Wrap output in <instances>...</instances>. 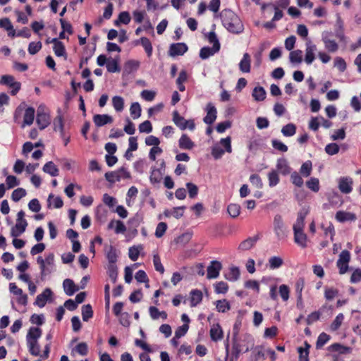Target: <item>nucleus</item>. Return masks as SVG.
Instances as JSON below:
<instances>
[{
  "label": "nucleus",
  "instance_id": "obj_53",
  "mask_svg": "<svg viewBox=\"0 0 361 361\" xmlns=\"http://www.w3.org/2000/svg\"><path fill=\"white\" fill-rule=\"evenodd\" d=\"M130 22V16L128 12H121L118 18L115 20V25L118 26L120 23L128 25Z\"/></svg>",
  "mask_w": 361,
  "mask_h": 361
},
{
  "label": "nucleus",
  "instance_id": "obj_63",
  "mask_svg": "<svg viewBox=\"0 0 361 361\" xmlns=\"http://www.w3.org/2000/svg\"><path fill=\"white\" fill-rule=\"evenodd\" d=\"M307 187L313 192H318L319 190V181L317 178H311L306 183Z\"/></svg>",
  "mask_w": 361,
  "mask_h": 361
},
{
  "label": "nucleus",
  "instance_id": "obj_15",
  "mask_svg": "<svg viewBox=\"0 0 361 361\" xmlns=\"http://www.w3.org/2000/svg\"><path fill=\"white\" fill-rule=\"evenodd\" d=\"M92 119L94 125L98 128L113 122V118L109 114H95Z\"/></svg>",
  "mask_w": 361,
  "mask_h": 361
},
{
  "label": "nucleus",
  "instance_id": "obj_3",
  "mask_svg": "<svg viewBox=\"0 0 361 361\" xmlns=\"http://www.w3.org/2000/svg\"><path fill=\"white\" fill-rule=\"evenodd\" d=\"M220 144L224 147L225 150L219 145L214 146L212 149V155L215 159H220L224 154L225 151L228 153L232 152L231 140L230 137L221 139Z\"/></svg>",
  "mask_w": 361,
  "mask_h": 361
},
{
  "label": "nucleus",
  "instance_id": "obj_34",
  "mask_svg": "<svg viewBox=\"0 0 361 361\" xmlns=\"http://www.w3.org/2000/svg\"><path fill=\"white\" fill-rule=\"evenodd\" d=\"M219 49H220L218 48L215 49V47H212V48L209 47H204L200 49V57L202 59H207L209 57L217 53L219 51Z\"/></svg>",
  "mask_w": 361,
  "mask_h": 361
},
{
  "label": "nucleus",
  "instance_id": "obj_44",
  "mask_svg": "<svg viewBox=\"0 0 361 361\" xmlns=\"http://www.w3.org/2000/svg\"><path fill=\"white\" fill-rule=\"evenodd\" d=\"M276 168L283 175H287L290 173V167L287 161L284 159H278Z\"/></svg>",
  "mask_w": 361,
  "mask_h": 361
},
{
  "label": "nucleus",
  "instance_id": "obj_36",
  "mask_svg": "<svg viewBox=\"0 0 361 361\" xmlns=\"http://www.w3.org/2000/svg\"><path fill=\"white\" fill-rule=\"evenodd\" d=\"M106 256L109 262V264H116L118 255L116 248L112 245L109 246L108 250H106Z\"/></svg>",
  "mask_w": 361,
  "mask_h": 361
},
{
  "label": "nucleus",
  "instance_id": "obj_10",
  "mask_svg": "<svg viewBox=\"0 0 361 361\" xmlns=\"http://www.w3.org/2000/svg\"><path fill=\"white\" fill-rule=\"evenodd\" d=\"M338 188L344 194H349L353 190V181L350 177H341L338 179Z\"/></svg>",
  "mask_w": 361,
  "mask_h": 361
},
{
  "label": "nucleus",
  "instance_id": "obj_51",
  "mask_svg": "<svg viewBox=\"0 0 361 361\" xmlns=\"http://www.w3.org/2000/svg\"><path fill=\"white\" fill-rule=\"evenodd\" d=\"M343 319H344L343 314L339 313L336 317V318L334 319V320L333 321L331 324L330 325V330L331 331H337L341 327V326L343 322Z\"/></svg>",
  "mask_w": 361,
  "mask_h": 361
},
{
  "label": "nucleus",
  "instance_id": "obj_31",
  "mask_svg": "<svg viewBox=\"0 0 361 361\" xmlns=\"http://www.w3.org/2000/svg\"><path fill=\"white\" fill-rule=\"evenodd\" d=\"M190 306L195 307L202 300V293L201 290L195 289L190 292Z\"/></svg>",
  "mask_w": 361,
  "mask_h": 361
},
{
  "label": "nucleus",
  "instance_id": "obj_20",
  "mask_svg": "<svg viewBox=\"0 0 361 361\" xmlns=\"http://www.w3.org/2000/svg\"><path fill=\"white\" fill-rule=\"evenodd\" d=\"M336 219L341 223L345 221H355L357 219L356 215L351 212L338 211L336 214Z\"/></svg>",
  "mask_w": 361,
  "mask_h": 361
},
{
  "label": "nucleus",
  "instance_id": "obj_42",
  "mask_svg": "<svg viewBox=\"0 0 361 361\" xmlns=\"http://www.w3.org/2000/svg\"><path fill=\"white\" fill-rule=\"evenodd\" d=\"M47 202L49 207L52 204L56 209H60L63 205L62 199L59 196L55 197L53 194L49 195Z\"/></svg>",
  "mask_w": 361,
  "mask_h": 361
},
{
  "label": "nucleus",
  "instance_id": "obj_23",
  "mask_svg": "<svg viewBox=\"0 0 361 361\" xmlns=\"http://www.w3.org/2000/svg\"><path fill=\"white\" fill-rule=\"evenodd\" d=\"M185 209V206L173 207L172 209H166L164 212L166 217L173 216L178 219L183 216V212Z\"/></svg>",
  "mask_w": 361,
  "mask_h": 361
},
{
  "label": "nucleus",
  "instance_id": "obj_24",
  "mask_svg": "<svg viewBox=\"0 0 361 361\" xmlns=\"http://www.w3.org/2000/svg\"><path fill=\"white\" fill-rule=\"evenodd\" d=\"M257 240V237H250L245 239L240 243L238 250L240 251H247L250 250L255 245Z\"/></svg>",
  "mask_w": 361,
  "mask_h": 361
},
{
  "label": "nucleus",
  "instance_id": "obj_19",
  "mask_svg": "<svg viewBox=\"0 0 361 361\" xmlns=\"http://www.w3.org/2000/svg\"><path fill=\"white\" fill-rule=\"evenodd\" d=\"M178 146L181 149L190 150L195 147V144L187 134H183L178 140Z\"/></svg>",
  "mask_w": 361,
  "mask_h": 361
},
{
  "label": "nucleus",
  "instance_id": "obj_48",
  "mask_svg": "<svg viewBox=\"0 0 361 361\" xmlns=\"http://www.w3.org/2000/svg\"><path fill=\"white\" fill-rule=\"evenodd\" d=\"M112 104L117 112H121L124 109V100L121 96H114L112 98Z\"/></svg>",
  "mask_w": 361,
  "mask_h": 361
},
{
  "label": "nucleus",
  "instance_id": "obj_27",
  "mask_svg": "<svg viewBox=\"0 0 361 361\" xmlns=\"http://www.w3.org/2000/svg\"><path fill=\"white\" fill-rule=\"evenodd\" d=\"M209 333L211 339L214 341H218L223 337V331L219 324H214Z\"/></svg>",
  "mask_w": 361,
  "mask_h": 361
},
{
  "label": "nucleus",
  "instance_id": "obj_39",
  "mask_svg": "<svg viewBox=\"0 0 361 361\" xmlns=\"http://www.w3.org/2000/svg\"><path fill=\"white\" fill-rule=\"evenodd\" d=\"M141 45L143 47L148 57H151L152 55L153 47L150 40L145 37H142L140 39Z\"/></svg>",
  "mask_w": 361,
  "mask_h": 361
},
{
  "label": "nucleus",
  "instance_id": "obj_54",
  "mask_svg": "<svg viewBox=\"0 0 361 361\" xmlns=\"http://www.w3.org/2000/svg\"><path fill=\"white\" fill-rule=\"evenodd\" d=\"M252 359L254 361H258L259 359L265 360V353L262 346H257L252 353Z\"/></svg>",
  "mask_w": 361,
  "mask_h": 361
},
{
  "label": "nucleus",
  "instance_id": "obj_2",
  "mask_svg": "<svg viewBox=\"0 0 361 361\" xmlns=\"http://www.w3.org/2000/svg\"><path fill=\"white\" fill-rule=\"evenodd\" d=\"M37 262L39 265L41 279L44 280L47 275L54 271V255L53 253H49L45 259L39 256L37 258Z\"/></svg>",
  "mask_w": 361,
  "mask_h": 361
},
{
  "label": "nucleus",
  "instance_id": "obj_11",
  "mask_svg": "<svg viewBox=\"0 0 361 361\" xmlns=\"http://www.w3.org/2000/svg\"><path fill=\"white\" fill-rule=\"evenodd\" d=\"M222 268L221 263L219 261H212L209 267H207V279H216L219 272Z\"/></svg>",
  "mask_w": 361,
  "mask_h": 361
},
{
  "label": "nucleus",
  "instance_id": "obj_52",
  "mask_svg": "<svg viewBox=\"0 0 361 361\" xmlns=\"http://www.w3.org/2000/svg\"><path fill=\"white\" fill-rule=\"evenodd\" d=\"M54 130H59L61 136L63 137L64 135V126L63 117L61 115H58L54 121Z\"/></svg>",
  "mask_w": 361,
  "mask_h": 361
},
{
  "label": "nucleus",
  "instance_id": "obj_6",
  "mask_svg": "<svg viewBox=\"0 0 361 361\" xmlns=\"http://www.w3.org/2000/svg\"><path fill=\"white\" fill-rule=\"evenodd\" d=\"M333 33L329 31H324L322 33V40L324 42L325 49L331 53H335L338 49V43L332 39Z\"/></svg>",
  "mask_w": 361,
  "mask_h": 361
},
{
  "label": "nucleus",
  "instance_id": "obj_21",
  "mask_svg": "<svg viewBox=\"0 0 361 361\" xmlns=\"http://www.w3.org/2000/svg\"><path fill=\"white\" fill-rule=\"evenodd\" d=\"M239 69L242 73H248L251 69V57L248 53H245L239 63Z\"/></svg>",
  "mask_w": 361,
  "mask_h": 361
},
{
  "label": "nucleus",
  "instance_id": "obj_61",
  "mask_svg": "<svg viewBox=\"0 0 361 361\" xmlns=\"http://www.w3.org/2000/svg\"><path fill=\"white\" fill-rule=\"evenodd\" d=\"M330 340V336L326 333H322L317 338L316 343V348L317 349L322 348Z\"/></svg>",
  "mask_w": 361,
  "mask_h": 361
},
{
  "label": "nucleus",
  "instance_id": "obj_59",
  "mask_svg": "<svg viewBox=\"0 0 361 361\" xmlns=\"http://www.w3.org/2000/svg\"><path fill=\"white\" fill-rule=\"evenodd\" d=\"M227 212L232 218H235L240 214V207L238 204H230L227 207Z\"/></svg>",
  "mask_w": 361,
  "mask_h": 361
},
{
  "label": "nucleus",
  "instance_id": "obj_8",
  "mask_svg": "<svg viewBox=\"0 0 361 361\" xmlns=\"http://www.w3.org/2000/svg\"><path fill=\"white\" fill-rule=\"evenodd\" d=\"M274 231L278 239H282L285 237V226L283 218L280 214H276L274 218Z\"/></svg>",
  "mask_w": 361,
  "mask_h": 361
},
{
  "label": "nucleus",
  "instance_id": "obj_14",
  "mask_svg": "<svg viewBox=\"0 0 361 361\" xmlns=\"http://www.w3.org/2000/svg\"><path fill=\"white\" fill-rule=\"evenodd\" d=\"M52 295V291L50 288H45L44 290L41 293L39 294L36 300L34 302V304L39 307H43L45 306L47 300L51 297Z\"/></svg>",
  "mask_w": 361,
  "mask_h": 361
},
{
  "label": "nucleus",
  "instance_id": "obj_16",
  "mask_svg": "<svg viewBox=\"0 0 361 361\" xmlns=\"http://www.w3.org/2000/svg\"><path fill=\"white\" fill-rule=\"evenodd\" d=\"M27 226V221H16V225L11 228V235L13 238L20 236L25 231Z\"/></svg>",
  "mask_w": 361,
  "mask_h": 361
},
{
  "label": "nucleus",
  "instance_id": "obj_29",
  "mask_svg": "<svg viewBox=\"0 0 361 361\" xmlns=\"http://www.w3.org/2000/svg\"><path fill=\"white\" fill-rule=\"evenodd\" d=\"M63 286L64 291L67 295H72L78 289L75 287V285L73 280L66 279L63 282Z\"/></svg>",
  "mask_w": 361,
  "mask_h": 361
},
{
  "label": "nucleus",
  "instance_id": "obj_56",
  "mask_svg": "<svg viewBox=\"0 0 361 361\" xmlns=\"http://www.w3.org/2000/svg\"><path fill=\"white\" fill-rule=\"evenodd\" d=\"M93 316V311L90 305H85L82 307V317L85 322H87Z\"/></svg>",
  "mask_w": 361,
  "mask_h": 361
},
{
  "label": "nucleus",
  "instance_id": "obj_26",
  "mask_svg": "<svg viewBox=\"0 0 361 361\" xmlns=\"http://www.w3.org/2000/svg\"><path fill=\"white\" fill-rule=\"evenodd\" d=\"M35 109L33 107H28L25 109L24 117H23V127L25 125L30 126L32 124L35 119Z\"/></svg>",
  "mask_w": 361,
  "mask_h": 361
},
{
  "label": "nucleus",
  "instance_id": "obj_32",
  "mask_svg": "<svg viewBox=\"0 0 361 361\" xmlns=\"http://www.w3.org/2000/svg\"><path fill=\"white\" fill-rule=\"evenodd\" d=\"M42 335V330L38 327H30L26 336V341H37Z\"/></svg>",
  "mask_w": 361,
  "mask_h": 361
},
{
  "label": "nucleus",
  "instance_id": "obj_7",
  "mask_svg": "<svg viewBox=\"0 0 361 361\" xmlns=\"http://www.w3.org/2000/svg\"><path fill=\"white\" fill-rule=\"evenodd\" d=\"M350 260V253L349 251L345 250H343L338 257V259L336 262V266L339 269L340 274H345L348 270V263Z\"/></svg>",
  "mask_w": 361,
  "mask_h": 361
},
{
  "label": "nucleus",
  "instance_id": "obj_12",
  "mask_svg": "<svg viewBox=\"0 0 361 361\" xmlns=\"http://www.w3.org/2000/svg\"><path fill=\"white\" fill-rule=\"evenodd\" d=\"M205 110L207 111V115L203 119L204 122L207 124L211 125L216 118V109L212 103L209 102L207 104Z\"/></svg>",
  "mask_w": 361,
  "mask_h": 361
},
{
  "label": "nucleus",
  "instance_id": "obj_47",
  "mask_svg": "<svg viewBox=\"0 0 361 361\" xmlns=\"http://www.w3.org/2000/svg\"><path fill=\"white\" fill-rule=\"evenodd\" d=\"M289 59L292 63H300L302 61V51L299 49L290 51Z\"/></svg>",
  "mask_w": 361,
  "mask_h": 361
},
{
  "label": "nucleus",
  "instance_id": "obj_33",
  "mask_svg": "<svg viewBox=\"0 0 361 361\" xmlns=\"http://www.w3.org/2000/svg\"><path fill=\"white\" fill-rule=\"evenodd\" d=\"M328 350L331 352H338L340 354H348L352 351L351 348L342 345L339 343H334L329 345Z\"/></svg>",
  "mask_w": 361,
  "mask_h": 361
},
{
  "label": "nucleus",
  "instance_id": "obj_35",
  "mask_svg": "<svg viewBox=\"0 0 361 361\" xmlns=\"http://www.w3.org/2000/svg\"><path fill=\"white\" fill-rule=\"evenodd\" d=\"M43 171L49 174L51 176H57L59 175V169L53 161H48L43 166Z\"/></svg>",
  "mask_w": 361,
  "mask_h": 361
},
{
  "label": "nucleus",
  "instance_id": "obj_62",
  "mask_svg": "<svg viewBox=\"0 0 361 361\" xmlns=\"http://www.w3.org/2000/svg\"><path fill=\"white\" fill-rule=\"evenodd\" d=\"M104 176L106 180L111 183H114L121 180L117 171L106 172Z\"/></svg>",
  "mask_w": 361,
  "mask_h": 361
},
{
  "label": "nucleus",
  "instance_id": "obj_57",
  "mask_svg": "<svg viewBox=\"0 0 361 361\" xmlns=\"http://www.w3.org/2000/svg\"><path fill=\"white\" fill-rule=\"evenodd\" d=\"M141 250H142V245L130 247L128 250V256L130 259L133 261H136L138 259Z\"/></svg>",
  "mask_w": 361,
  "mask_h": 361
},
{
  "label": "nucleus",
  "instance_id": "obj_30",
  "mask_svg": "<svg viewBox=\"0 0 361 361\" xmlns=\"http://www.w3.org/2000/svg\"><path fill=\"white\" fill-rule=\"evenodd\" d=\"M307 237L304 231L294 232V241L296 244L302 248L307 247Z\"/></svg>",
  "mask_w": 361,
  "mask_h": 361
},
{
  "label": "nucleus",
  "instance_id": "obj_9",
  "mask_svg": "<svg viewBox=\"0 0 361 361\" xmlns=\"http://www.w3.org/2000/svg\"><path fill=\"white\" fill-rule=\"evenodd\" d=\"M308 212L309 210L306 208H302L298 212L296 221L293 226V232L303 231L305 227V219Z\"/></svg>",
  "mask_w": 361,
  "mask_h": 361
},
{
  "label": "nucleus",
  "instance_id": "obj_43",
  "mask_svg": "<svg viewBox=\"0 0 361 361\" xmlns=\"http://www.w3.org/2000/svg\"><path fill=\"white\" fill-rule=\"evenodd\" d=\"M305 348L299 347L298 351L299 353V361H309V348L310 345L307 342H305Z\"/></svg>",
  "mask_w": 361,
  "mask_h": 361
},
{
  "label": "nucleus",
  "instance_id": "obj_49",
  "mask_svg": "<svg viewBox=\"0 0 361 361\" xmlns=\"http://www.w3.org/2000/svg\"><path fill=\"white\" fill-rule=\"evenodd\" d=\"M283 264V260L281 257L274 256L269 259V267L271 269H276L281 267Z\"/></svg>",
  "mask_w": 361,
  "mask_h": 361
},
{
  "label": "nucleus",
  "instance_id": "obj_58",
  "mask_svg": "<svg viewBox=\"0 0 361 361\" xmlns=\"http://www.w3.org/2000/svg\"><path fill=\"white\" fill-rule=\"evenodd\" d=\"M138 193V190L135 186H131L127 192V197H126V203L128 206L131 205V203L133 202L134 199L137 196Z\"/></svg>",
  "mask_w": 361,
  "mask_h": 361
},
{
  "label": "nucleus",
  "instance_id": "obj_22",
  "mask_svg": "<svg viewBox=\"0 0 361 361\" xmlns=\"http://www.w3.org/2000/svg\"><path fill=\"white\" fill-rule=\"evenodd\" d=\"M240 275V269L237 267H231L228 271L224 273L226 279L230 281H236L239 279Z\"/></svg>",
  "mask_w": 361,
  "mask_h": 361
},
{
  "label": "nucleus",
  "instance_id": "obj_25",
  "mask_svg": "<svg viewBox=\"0 0 361 361\" xmlns=\"http://www.w3.org/2000/svg\"><path fill=\"white\" fill-rule=\"evenodd\" d=\"M149 313L151 318L154 320L161 318L163 320L167 319V313L165 311H159V310L154 306H151L149 308Z\"/></svg>",
  "mask_w": 361,
  "mask_h": 361
},
{
  "label": "nucleus",
  "instance_id": "obj_17",
  "mask_svg": "<svg viewBox=\"0 0 361 361\" xmlns=\"http://www.w3.org/2000/svg\"><path fill=\"white\" fill-rule=\"evenodd\" d=\"M317 50L316 45L312 44L310 41H308L306 43V49H305V61L307 64H311L314 59V51Z\"/></svg>",
  "mask_w": 361,
  "mask_h": 361
},
{
  "label": "nucleus",
  "instance_id": "obj_41",
  "mask_svg": "<svg viewBox=\"0 0 361 361\" xmlns=\"http://www.w3.org/2000/svg\"><path fill=\"white\" fill-rule=\"evenodd\" d=\"M252 95L255 100L261 102L266 98V91L262 87H256L252 91Z\"/></svg>",
  "mask_w": 361,
  "mask_h": 361
},
{
  "label": "nucleus",
  "instance_id": "obj_45",
  "mask_svg": "<svg viewBox=\"0 0 361 361\" xmlns=\"http://www.w3.org/2000/svg\"><path fill=\"white\" fill-rule=\"evenodd\" d=\"M27 345L31 355L35 356L40 355V345L38 343V341L27 342Z\"/></svg>",
  "mask_w": 361,
  "mask_h": 361
},
{
  "label": "nucleus",
  "instance_id": "obj_40",
  "mask_svg": "<svg viewBox=\"0 0 361 361\" xmlns=\"http://www.w3.org/2000/svg\"><path fill=\"white\" fill-rule=\"evenodd\" d=\"M296 133V126L294 123H290L283 126L281 128V133L285 137L293 136Z\"/></svg>",
  "mask_w": 361,
  "mask_h": 361
},
{
  "label": "nucleus",
  "instance_id": "obj_60",
  "mask_svg": "<svg viewBox=\"0 0 361 361\" xmlns=\"http://www.w3.org/2000/svg\"><path fill=\"white\" fill-rule=\"evenodd\" d=\"M268 179L270 187H274L279 183V174L275 170H272L268 173Z\"/></svg>",
  "mask_w": 361,
  "mask_h": 361
},
{
  "label": "nucleus",
  "instance_id": "obj_18",
  "mask_svg": "<svg viewBox=\"0 0 361 361\" xmlns=\"http://www.w3.org/2000/svg\"><path fill=\"white\" fill-rule=\"evenodd\" d=\"M52 44H54L53 49L56 56H64L65 59L67 58L65 46L62 42L59 41L57 38L51 39Z\"/></svg>",
  "mask_w": 361,
  "mask_h": 361
},
{
  "label": "nucleus",
  "instance_id": "obj_50",
  "mask_svg": "<svg viewBox=\"0 0 361 361\" xmlns=\"http://www.w3.org/2000/svg\"><path fill=\"white\" fill-rule=\"evenodd\" d=\"M141 106L138 102H133L130 107V112L133 119H137L141 116Z\"/></svg>",
  "mask_w": 361,
  "mask_h": 361
},
{
  "label": "nucleus",
  "instance_id": "obj_1",
  "mask_svg": "<svg viewBox=\"0 0 361 361\" xmlns=\"http://www.w3.org/2000/svg\"><path fill=\"white\" fill-rule=\"evenodd\" d=\"M224 27L230 32L240 34L243 32L244 27L240 18L231 10L224 9L220 13Z\"/></svg>",
  "mask_w": 361,
  "mask_h": 361
},
{
  "label": "nucleus",
  "instance_id": "obj_55",
  "mask_svg": "<svg viewBox=\"0 0 361 361\" xmlns=\"http://www.w3.org/2000/svg\"><path fill=\"white\" fill-rule=\"evenodd\" d=\"M109 277L111 281L115 283L118 278V270L116 264H111L108 265L107 269Z\"/></svg>",
  "mask_w": 361,
  "mask_h": 361
},
{
  "label": "nucleus",
  "instance_id": "obj_13",
  "mask_svg": "<svg viewBox=\"0 0 361 361\" xmlns=\"http://www.w3.org/2000/svg\"><path fill=\"white\" fill-rule=\"evenodd\" d=\"M188 51V47L185 43L171 44L169 47V55L171 56L183 55Z\"/></svg>",
  "mask_w": 361,
  "mask_h": 361
},
{
  "label": "nucleus",
  "instance_id": "obj_5",
  "mask_svg": "<svg viewBox=\"0 0 361 361\" xmlns=\"http://www.w3.org/2000/svg\"><path fill=\"white\" fill-rule=\"evenodd\" d=\"M36 123L40 130H44L50 124V116L45 111L44 105H40L37 109Z\"/></svg>",
  "mask_w": 361,
  "mask_h": 361
},
{
  "label": "nucleus",
  "instance_id": "obj_28",
  "mask_svg": "<svg viewBox=\"0 0 361 361\" xmlns=\"http://www.w3.org/2000/svg\"><path fill=\"white\" fill-rule=\"evenodd\" d=\"M115 228V233L117 234L123 233L126 231L125 224L119 220H112L108 224V228L112 229Z\"/></svg>",
  "mask_w": 361,
  "mask_h": 361
},
{
  "label": "nucleus",
  "instance_id": "obj_37",
  "mask_svg": "<svg viewBox=\"0 0 361 361\" xmlns=\"http://www.w3.org/2000/svg\"><path fill=\"white\" fill-rule=\"evenodd\" d=\"M162 176L163 173L161 172V169L152 168L149 176L151 183H159L162 179Z\"/></svg>",
  "mask_w": 361,
  "mask_h": 361
},
{
  "label": "nucleus",
  "instance_id": "obj_4",
  "mask_svg": "<svg viewBox=\"0 0 361 361\" xmlns=\"http://www.w3.org/2000/svg\"><path fill=\"white\" fill-rule=\"evenodd\" d=\"M173 121L175 125L182 130H184L187 128L190 130H193L195 128V123L194 120H185L178 114L177 111H174L173 112Z\"/></svg>",
  "mask_w": 361,
  "mask_h": 361
},
{
  "label": "nucleus",
  "instance_id": "obj_46",
  "mask_svg": "<svg viewBox=\"0 0 361 361\" xmlns=\"http://www.w3.org/2000/svg\"><path fill=\"white\" fill-rule=\"evenodd\" d=\"M216 308L219 312H226L231 309L230 303L226 299L216 301Z\"/></svg>",
  "mask_w": 361,
  "mask_h": 361
},
{
  "label": "nucleus",
  "instance_id": "obj_64",
  "mask_svg": "<svg viewBox=\"0 0 361 361\" xmlns=\"http://www.w3.org/2000/svg\"><path fill=\"white\" fill-rule=\"evenodd\" d=\"M312 167V162L310 161H307L302 164L300 172L304 176L307 177L311 174Z\"/></svg>",
  "mask_w": 361,
  "mask_h": 361
},
{
  "label": "nucleus",
  "instance_id": "obj_38",
  "mask_svg": "<svg viewBox=\"0 0 361 361\" xmlns=\"http://www.w3.org/2000/svg\"><path fill=\"white\" fill-rule=\"evenodd\" d=\"M106 67L109 73H116L121 71L118 60L116 59H108Z\"/></svg>",
  "mask_w": 361,
  "mask_h": 361
}]
</instances>
